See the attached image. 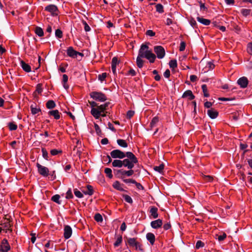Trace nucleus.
<instances>
[{"instance_id": "nucleus-1", "label": "nucleus", "mask_w": 252, "mask_h": 252, "mask_svg": "<svg viewBox=\"0 0 252 252\" xmlns=\"http://www.w3.org/2000/svg\"><path fill=\"white\" fill-rule=\"evenodd\" d=\"M126 158L121 160L115 159L112 162V165L115 167L121 168L123 166L127 169H132L134 165L138 163V159L135 156L130 152H126Z\"/></svg>"}, {"instance_id": "nucleus-2", "label": "nucleus", "mask_w": 252, "mask_h": 252, "mask_svg": "<svg viewBox=\"0 0 252 252\" xmlns=\"http://www.w3.org/2000/svg\"><path fill=\"white\" fill-rule=\"evenodd\" d=\"M138 56L145 58L148 60L151 63H153L156 59V56L151 50H149L148 45L146 44H142L138 51Z\"/></svg>"}, {"instance_id": "nucleus-3", "label": "nucleus", "mask_w": 252, "mask_h": 252, "mask_svg": "<svg viewBox=\"0 0 252 252\" xmlns=\"http://www.w3.org/2000/svg\"><path fill=\"white\" fill-rule=\"evenodd\" d=\"M109 104L110 103L108 102L98 106L96 108H93L91 109V114L95 119H98L101 116V113H104L107 110Z\"/></svg>"}, {"instance_id": "nucleus-4", "label": "nucleus", "mask_w": 252, "mask_h": 252, "mask_svg": "<svg viewBox=\"0 0 252 252\" xmlns=\"http://www.w3.org/2000/svg\"><path fill=\"white\" fill-rule=\"evenodd\" d=\"M128 244L130 247L134 248L137 251H141L143 252V249L142 247V245L136 241V239L135 238H129L127 240Z\"/></svg>"}, {"instance_id": "nucleus-5", "label": "nucleus", "mask_w": 252, "mask_h": 252, "mask_svg": "<svg viewBox=\"0 0 252 252\" xmlns=\"http://www.w3.org/2000/svg\"><path fill=\"white\" fill-rule=\"evenodd\" d=\"M90 96L94 99L103 102L107 99L106 95L101 92H93L90 94Z\"/></svg>"}, {"instance_id": "nucleus-6", "label": "nucleus", "mask_w": 252, "mask_h": 252, "mask_svg": "<svg viewBox=\"0 0 252 252\" xmlns=\"http://www.w3.org/2000/svg\"><path fill=\"white\" fill-rule=\"evenodd\" d=\"M110 156L113 158L122 159L126 157V153H125L120 150H114L110 152Z\"/></svg>"}, {"instance_id": "nucleus-7", "label": "nucleus", "mask_w": 252, "mask_h": 252, "mask_svg": "<svg viewBox=\"0 0 252 252\" xmlns=\"http://www.w3.org/2000/svg\"><path fill=\"white\" fill-rule=\"evenodd\" d=\"M154 51L158 59H162L165 55V50L161 46H156L154 47Z\"/></svg>"}, {"instance_id": "nucleus-8", "label": "nucleus", "mask_w": 252, "mask_h": 252, "mask_svg": "<svg viewBox=\"0 0 252 252\" xmlns=\"http://www.w3.org/2000/svg\"><path fill=\"white\" fill-rule=\"evenodd\" d=\"M10 249V246L6 239H3L0 244V252H8Z\"/></svg>"}, {"instance_id": "nucleus-9", "label": "nucleus", "mask_w": 252, "mask_h": 252, "mask_svg": "<svg viewBox=\"0 0 252 252\" xmlns=\"http://www.w3.org/2000/svg\"><path fill=\"white\" fill-rule=\"evenodd\" d=\"M45 10L50 12L51 15L54 16L58 15V9L54 4H49L45 7Z\"/></svg>"}, {"instance_id": "nucleus-10", "label": "nucleus", "mask_w": 252, "mask_h": 252, "mask_svg": "<svg viewBox=\"0 0 252 252\" xmlns=\"http://www.w3.org/2000/svg\"><path fill=\"white\" fill-rule=\"evenodd\" d=\"M38 173L44 177H47L48 175L49 170L47 167L40 165L39 163H36Z\"/></svg>"}, {"instance_id": "nucleus-11", "label": "nucleus", "mask_w": 252, "mask_h": 252, "mask_svg": "<svg viewBox=\"0 0 252 252\" xmlns=\"http://www.w3.org/2000/svg\"><path fill=\"white\" fill-rule=\"evenodd\" d=\"M67 55L72 58H75L78 55L83 56L82 53L78 52L74 50L72 47H69L66 50Z\"/></svg>"}, {"instance_id": "nucleus-12", "label": "nucleus", "mask_w": 252, "mask_h": 252, "mask_svg": "<svg viewBox=\"0 0 252 252\" xmlns=\"http://www.w3.org/2000/svg\"><path fill=\"white\" fill-rule=\"evenodd\" d=\"M249 81L247 77H242L237 80V83L241 88H245L248 85Z\"/></svg>"}, {"instance_id": "nucleus-13", "label": "nucleus", "mask_w": 252, "mask_h": 252, "mask_svg": "<svg viewBox=\"0 0 252 252\" xmlns=\"http://www.w3.org/2000/svg\"><path fill=\"white\" fill-rule=\"evenodd\" d=\"M72 228L69 225H66L64 227V237L66 239H69L72 235Z\"/></svg>"}, {"instance_id": "nucleus-14", "label": "nucleus", "mask_w": 252, "mask_h": 252, "mask_svg": "<svg viewBox=\"0 0 252 252\" xmlns=\"http://www.w3.org/2000/svg\"><path fill=\"white\" fill-rule=\"evenodd\" d=\"M162 225V221L160 219H158L152 221L151 222V226L154 229H158Z\"/></svg>"}, {"instance_id": "nucleus-15", "label": "nucleus", "mask_w": 252, "mask_h": 252, "mask_svg": "<svg viewBox=\"0 0 252 252\" xmlns=\"http://www.w3.org/2000/svg\"><path fill=\"white\" fill-rule=\"evenodd\" d=\"M158 209L157 208L154 206L151 207L150 210V213L151 216H152L154 219L158 218Z\"/></svg>"}, {"instance_id": "nucleus-16", "label": "nucleus", "mask_w": 252, "mask_h": 252, "mask_svg": "<svg viewBox=\"0 0 252 252\" xmlns=\"http://www.w3.org/2000/svg\"><path fill=\"white\" fill-rule=\"evenodd\" d=\"M119 61L118 60L117 58L114 57L112 60L111 68L112 71L114 74L116 73V67Z\"/></svg>"}, {"instance_id": "nucleus-17", "label": "nucleus", "mask_w": 252, "mask_h": 252, "mask_svg": "<svg viewBox=\"0 0 252 252\" xmlns=\"http://www.w3.org/2000/svg\"><path fill=\"white\" fill-rule=\"evenodd\" d=\"M182 97H188L189 100H191L194 98V96L190 90H187L182 95Z\"/></svg>"}, {"instance_id": "nucleus-18", "label": "nucleus", "mask_w": 252, "mask_h": 252, "mask_svg": "<svg viewBox=\"0 0 252 252\" xmlns=\"http://www.w3.org/2000/svg\"><path fill=\"white\" fill-rule=\"evenodd\" d=\"M207 114L211 119H215L218 116V112L213 109H209L207 111Z\"/></svg>"}, {"instance_id": "nucleus-19", "label": "nucleus", "mask_w": 252, "mask_h": 252, "mask_svg": "<svg viewBox=\"0 0 252 252\" xmlns=\"http://www.w3.org/2000/svg\"><path fill=\"white\" fill-rule=\"evenodd\" d=\"M196 19L198 22L205 26L209 25L211 23L210 20L204 19L201 17L198 16Z\"/></svg>"}, {"instance_id": "nucleus-20", "label": "nucleus", "mask_w": 252, "mask_h": 252, "mask_svg": "<svg viewBox=\"0 0 252 252\" xmlns=\"http://www.w3.org/2000/svg\"><path fill=\"white\" fill-rule=\"evenodd\" d=\"M82 192L85 195H89L91 196L93 194L94 191L93 187L91 185H88L87 186V190H82Z\"/></svg>"}, {"instance_id": "nucleus-21", "label": "nucleus", "mask_w": 252, "mask_h": 252, "mask_svg": "<svg viewBox=\"0 0 252 252\" xmlns=\"http://www.w3.org/2000/svg\"><path fill=\"white\" fill-rule=\"evenodd\" d=\"M20 64L22 68L25 71L27 72H30L31 71V67L30 65L26 63L23 61H21Z\"/></svg>"}, {"instance_id": "nucleus-22", "label": "nucleus", "mask_w": 252, "mask_h": 252, "mask_svg": "<svg viewBox=\"0 0 252 252\" xmlns=\"http://www.w3.org/2000/svg\"><path fill=\"white\" fill-rule=\"evenodd\" d=\"M146 238L149 241L151 244L153 245L155 241V236L152 233H148L146 234Z\"/></svg>"}, {"instance_id": "nucleus-23", "label": "nucleus", "mask_w": 252, "mask_h": 252, "mask_svg": "<svg viewBox=\"0 0 252 252\" xmlns=\"http://www.w3.org/2000/svg\"><path fill=\"white\" fill-rule=\"evenodd\" d=\"M30 108L32 115H35L41 111V109L39 108L36 107V104H32Z\"/></svg>"}, {"instance_id": "nucleus-24", "label": "nucleus", "mask_w": 252, "mask_h": 252, "mask_svg": "<svg viewBox=\"0 0 252 252\" xmlns=\"http://www.w3.org/2000/svg\"><path fill=\"white\" fill-rule=\"evenodd\" d=\"M113 187L117 190L119 191H123L124 189L122 187V185L121 184L120 182L116 181L113 184Z\"/></svg>"}, {"instance_id": "nucleus-25", "label": "nucleus", "mask_w": 252, "mask_h": 252, "mask_svg": "<svg viewBox=\"0 0 252 252\" xmlns=\"http://www.w3.org/2000/svg\"><path fill=\"white\" fill-rule=\"evenodd\" d=\"M48 114L50 116H52L56 120H58L60 118V115L58 110H54L49 111Z\"/></svg>"}, {"instance_id": "nucleus-26", "label": "nucleus", "mask_w": 252, "mask_h": 252, "mask_svg": "<svg viewBox=\"0 0 252 252\" xmlns=\"http://www.w3.org/2000/svg\"><path fill=\"white\" fill-rule=\"evenodd\" d=\"M215 65L213 62L210 61L207 63L205 67L204 68V72H207L214 68Z\"/></svg>"}, {"instance_id": "nucleus-27", "label": "nucleus", "mask_w": 252, "mask_h": 252, "mask_svg": "<svg viewBox=\"0 0 252 252\" xmlns=\"http://www.w3.org/2000/svg\"><path fill=\"white\" fill-rule=\"evenodd\" d=\"M68 81V76L66 74H63V81H62V83H63V88L65 89V90H67L69 88V86L68 85L66 84V83Z\"/></svg>"}, {"instance_id": "nucleus-28", "label": "nucleus", "mask_w": 252, "mask_h": 252, "mask_svg": "<svg viewBox=\"0 0 252 252\" xmlns=\"http://www.w3.org/2000/svg\"><path fill=\"white\" fill-rule=\"evenodd\" d=\"M1 226L3 227V229L5 230V233L7 232V231L10 230V228L11 227V224L7 220L6 222H4L3 223L1 224Z\"/></svg>"}, {"instance_id": "nucleus-29", "label": "nucleus", "mask_w": 252, "mask_h": 252, "mask_svg": "<svg viewBox=\"0 0 252 252\" xmlns=\"http://www.w3.org/2000/svg\"><path fill=\"white\" fill-rule=\"evenodd\" d=\"M46 105L47 108L51 109L55 107L56 104L53 100H50L47 102Z\"/></svg>"}, {"instance_id": "nucleus-30", "label": "nucleus", "mask_w": 252, "mask_h": 252, "mask_svg": "<svg viewBox=\"0 0 252 252\" xmlns=\"http://www.w3.org/2000/svg\"><path fill=\"white\" fill-rule=\"evenodd\" d=\"M117 142V144L122 147L126 148L127 147V144L125 140L118 139Z\"/></svg>"}, {"instance_id": "nucleus-31", "label": "nucleus", "mask_w": 252, "mask_h": 252, "mask_svg": "<svg viewBox=\"0 0 252 252\" xmlns=\"http://www.w3.org/2000/svg\"><path fill=\"white\" fill-rule=\"evenodd\" d=\"M35 32L39 37H41L44 35L43 31L40 27H36L35 30Z\"/></svg>"}, {"instance_id": "nucleus-32", "label": "nucleus", "mask_w": 252, "mask_h": 252, "mask_svg": "<svg viewBox=\"0 0 252 252\" xmlns=\"http://www.w3.org/2000/svg\"><path fill=\"white\" fill-rule=\"evenodd\" d=\"M126 170L123 169H120L117 170L118 174H120V178L123 180V179H125L126 177Z\"/></svg>"}, {"instance_id": "nucleus-33", "label": "nucleus", "mask_w": 252, "mask_h": 252, "mask_svg": "<svg viewBox=\"0 0 252 252\" xmlns=\"http://www.w3.org/2000/svg\"><path fill=\"white\" fill-rule=\"evenodd\" d=\"M142 58L138 56L136 59L137 65L139 68H142L143 65V61L142 60Z\"/></svg>"}, {"instance_id": "nucleus-34", "label": "nucleus", "mask_w": 252, "mask_h": 252, "mask_svg": "<svg viewBox=\"0 0 252 252\" xmlns=\"http://www.w3.org/2000/svg\"><path fill=\"white\" fill-rule=\"evenodd\" d=\"M41 152H42L43 158L47 160H50V159L49 158V156H48V153L47 151H46V150L44 148H42Z\"/></svg>"}, {"instance_id": "nucleus-35", "label": "nucleus", "mask_w": 252, "mask_h": 252, "mask_svg": "<svg viewBox=\"0 0 252 252\" xmlns=\"http://www.w3.org/2000/svg\"><path fill=\"white\" fill-rule=\"evenodd\" d=\"M156 11L159 13H162L164 12L163 6L161 4L158 3L156 6Z\"/></svg>"}, {"instance_id": "nucleus-36", "label": "nucleus", "mask_w": 252, "mask_h": 252, "mask_svg": "<svg viewBox=\"0 0 252 252\" xmlns=\"http://www.w3.org/2000/svg\"><path fill=\"white\" fill-rule=\"evenodd\" d=\"M104 172L109 178L111 179L113 177L111 169L109 168H106L104 169Z\"/></svg>"}, {"instance_id": "nucleus-37", "label": "nucleus", "mask_w": 252, "mask_h": 252, "mask_svg": "<svg viewBox=\"0 0 252 252\" xmlns=\"http://www.w3.org/2000/svg\"><path fill=\"white\" fill-rule=\"evenodd\" d=\"M60 196L58 194H56L52 197V200L59 204H61L60 200Z\"/></svg>"}, {"instance_id": "nucleus-38", "label": "nucleus", "mask_w": 252, "mask_h": 252, "mask_svg": "<svg viewBox=\"0 0 252 252\" xmlns=\"http://www.w3.org/2000/svg\"><path fill=\"white\" fill-rule=\"evenodd\" d=\"M251 11V10L249 9H242L241 10V13L244 16L247 17L250 14Z\"/></svg>"}, {"instance_id": "nucleus-39", "label": "nucleus", "mask_w": 252, "mask_h": 252, "mask_svg": "<svg viewBox=\"0 0 252 252\" xmlns=\"http://www.w3.org/2000/svg\"><path fill=\"white\" fill-rule=\"evenodd\" d=\"M170 68H175L177 66V61L176 60H172L169 63Z\"/></svg>"}, {"instance_id": "nucleus-40", "label": "nucleus", "mask_w": 252, "mask_h": 252, "mask_svg": "<svg viewBox=\"0 0 252 252\" xmlns=\"http://www.w3.org/2000/svg\"><path fill=\"white\" fill-rule=\"evenodd\" d=\"M94 218L95 220L98 222H101L103 220L102 216L99 213L96 214L94 216Z\"/></svg>"}, {"instance_id": "nucleus-41", "label": "nucleus", "mask_w": 252, "mask_h": 252, "mask_svg": "<svg viewBox=\"0 0 252 252\" xmlns=\"http://www.w3.org/2000/svg\"><path fill=\"white\" fill-rule=\"evenodd\" d=\"M74 193L75 195L79 198L83 197V194L81 191L78 190L77 189H74Z\"/></svg>"}, {"instance_id": "nucleus-42", "label": "nucleus", "mask_w": 252, "mask_h": 252, "mask_svg": "<svg viewBox=\"0 0 252 252\" xmlns=\"http://www.w3.org/2000/svg\"><path fill=\"white\" fill-rule=\"evenodd\" d=\"M164 168V165L161 164L159 166H156L154 167V169L155 171L158 172L159 173H161Z\"/></svg>"}, {"instance_id": "nucleus-43", "label": "nucleus", "mask_w": 252, "mask_h": 252, "mask_svg": "<svg viewBox=\"0 0 252 252\" xmlns=\"http://www.w3.org/2000/svg\"><path fill=\"white\" fill-rule=\"evenodd\" d=\"M202 89L203 92L204 93V95L205 97H208L209 96V94L207 92V86L205 84L202 85Z\"/></svg>"}, {"instance_id": "nucleus-44", "label": "nucleus", "mask_w": 252, "mask_h": 252, "mask_svg": "<svg viewBox=\"0 0 252 252\" xmlns=\"http://www.w3.org/2000/svg\"><path fill=\"white\" fill-rule=\"evenodd\" d=\"M123 197H124L125 200L126 202L130 203V204L132 203L133 200L130 196L126 195V194H125L123 195Z\"/></svg>"}, {"instance_id": "nucleus-45", "label": "nucleus", "mask_w": 252, "mask_h": 252, "mask_svg": "<svg viewBox=\"0 0 252 252\" xmlns=\"http://www.w3.org/2000/svg\"><path fill=\"white\" fill-rule=\"evenodd\" d=\"M50 153L52 156H56L62 153V151L61 150L52 149L51 150Z\"/></svg>"}, {"instance_id": "nucleus-46", "label": "nucleus", "mask_w": 252, "mask_h": 252, "mask_svg": "<svg viewBox=\"0 0 252 252\" xmlns=\"http://www.w3.org/2000/svg\"><path fill=\"white\" fill-rule=\"evenodd\" d=\"M158 118L157 117H155L153 118L151 123L150 126L151 127H154L158 123Z\"/></svg>"}, {"instance_id": "nucleus-47", "label": "nucleus", "mask_w": 252, "mask_h": 252, "mask_svg": "<svg viewBox=\"0 0 252 252\" xmlns=\"http://www.w3.org/2000/svg\"><path fill=\"white\" fill-rule=\"evenodd\" d=\"M8 127L10 130H15L17 128V126L14 123H9Z\"/></svg>"}, {"instance_id": "nucleus-48", "label": "nucleus", "mask_w": 252, "mask_h": 252, "mask_svg": "<svg viewBox=\"0 0 252 252\" xmlns=\"http://www.w3.org/2000/svg\"><path fill=\"white\" fill-rule=\"evenodd\" d=\"M55 36L58 38H61L63 37V32L60 29H57L55 31Z\"/></svg>"}, {"instance_id": "nucleus-49", "label": "nucleus", "mask_w": 252, "mask_h": 252, "mask_svg": "<svg viewBox=\"0 0 252 252\" xmlns=\"http://www.w3.org/2000/svg\"><path fill=\"white\" fill-rule=\"evenodd\" d=\"M204 246V243L202 242L201 241L198 240L197 241L195 245V248L196 249H199L201 248H203Z\"/></svg>"}, {"instance_id": "nucleus-50", "label": "nucleus", "mask_w": 252, "mask_h": 252, "mask_svg": "<svg viewBox=\"0 0 252 252\" xmlns=\"http://www.w3.org/2000/svg\"><path fill=\"white\" fill-rule=\"evenodd\" d=\"M123 238L122 236H119L117 238L116 241L114 243V245L115 247H118L122 242Z\"/></svg>"}, {"instance_id": "nucleus-51", "label": "nucleus", "mask_w": 252, "mask_h": 252, "mask_svg": "<svg viewBox=\"0 0 252 252\" xmlns=\"http://www.w3.org/2000/svg\"><path fill=\"white\" fill-rule=\"evenodd\" d=\"M73 197V195L72 193L71 189H69L66 193V198L67 199H71Z\"/></svg>"}, {"instance_id": "nucleus-52", "label": "nucleus", "mask_w": 252, "mask_h": 252, "mask_svg": "<svg viewBox=\"0 0 252 252\" xmlns=\"http://www.w3.org/2000/svg\"><path fill=\"white\" fill-rule=\"evenodd\" d=\"M123 181L126 184H133L136 183V181L132 179H123Z\"/></svg>"}, {"instance_id": "nucleus-53", "label": "nucleus", "mask_w": 252, "mask_h": 252, "mask_svg": "<svg viewBox=\"0 0 252 252\" xmlns=\"http://www.w3.org/2000/svg\"><path fill=\"white\" fill-rule=\"evenodd\" d=\"M106 76V73H102V74L98 75V78L99 80H100L101 82H102L105 79Z\"/></svg>"}, {"instance_id": "nucleus-54", "label": "nucleus", "mask_w": 252, "mask_h": 252, "mask_svg": "<svg viewBox=\"0 0 252 252\" xmlns=\"http://www.w3.org/2000/svg\"><path fill=\"white\" fill-rule=\"evenodd\" d=\"M82 23L83 25L84 26V30L86 32H90L91 31V28L88 25V24L87 23V22L85 21H83Z\"/></svg>"}, {"instance_id": "nucleus-55", "label": "nucleus", "mask_w": 252, "mask_h": 252, "mask_svg": "<svg viewBox=\"0 0 252 252\" xmlns=\"http://www.w3.org/2000/svg\"><path fill=\"white\" fill-rule=\"evenodd\" d=\"M226 237V234L223 233L222 234L218 236V240L219 241L221 242L224 240Z\"/></svg>"}, {"instance_id": "nucleus-56", "label": "nucleus", "mask_w": 252, "mask_h": 252, "mask_svg": "<svg viewBox=\"0 0 252 252\" xmlns=\"http://www.w3.org/2000/svg\"><path fill=\"white\" fill-rule=\"evenodd\" d=\"M128 170H126V177L131 176L134 173V171L132 169H128Z\"/></svg>"}, {"instance_id": "nucleus-57", "label": "nucleus", "mask_w": 252, "mask_h": 252, "mask_svg": "<svg viewBox=\"0 0 252 252\" xmlns=\"http://www.w3.org/2000/svg\"><path fill=\"white\" fill-rule=\"evenodd\" d=\"M136 75V72L133 69H130L127 73L126 74V75H130L131 76H134Z\"/></svg>"}, {"instance_id": "nucleus-58", "label": "nucleus", "mask_w": 252, "mask_h": 252, "mask_svg": "<svg viewBox=\"0 0 252 252\" xmlns=\"http://www.w3.org/2000/svg\"><path fill=\"white\" fill-rule=\"evenodd\" d=\"M247 50L248 52L252 55V42L248 44Z\"/></svg>"}, {"instance_id": "nucleus-59", "label": "nucleus", "mask_w": 252, "mask_h": 252, "mask_svg": "<svg viewBox=\"0 0 252 252\" xmlns=\"http://www.w3.org/2000/svg\"><path fill=\"white\" fill-rule=\"evenodd\" d=\"M185 47H186V43L182 41L180 43V51H183L185 50Z\"/></svg>"}, {"instance_id": "nucleus-60", "label": "nucleus", "mask_w": 252, "mask_h": 252, "mask_svg": "<svg viewBox=\"0 0 252 252\" xmlns=\"http://www.w3.org/2000/svg\"><path fill=\"white\" fill-rule=\"evenodd\" d=\"M146 34L150 36H154L155 35V32L152 30H149L146 32Z\"/></svg>"}, {"instance_id": "nucleus-61", "label": "nucleus", "mask_w": 252, "mask_h": 252, "mask_svg": "<svg viewBox=\"0 0 252 252\" xmlns=\"http://www.w3.org/2000/svg\"><path fill=\"white\" fill-rule=\"evenodd\" d=\"M189 23L193 28H195L197 25L195 20L193 19H191L190 20Z\"/></svg>"}, {"instance_id": "nucleus-62", "label": "nucleus", "mask_w": 252, "mask_h": 252, "mask_svg": "<svg viewBox=\"0 0 252 252\" xmlns=\"http://www.w3.org/2000/svg\"><path fill=\"white\" fill-rule=\"evenodd\" d=\"M163 75L165 78H168L170 75V70L169 69H166L165 71L164 72Z\"/></svg>"}, {"instance_id": "nucleus-63", "label": "nucleus", "mask_w": 252, "mask_h": 252, "mask_svg": "<svg viewBox=\"0 0 252 252\" xmlns=\"http://www.w3.org/2000/svg\"><path fill=\"white\" fill-rule=\"evenodd\" d=\"M134 112L133 111L129 110L127 112V117H128L129 118H130L134 115Z\"/></svg>"}, {"instance_id": "nucleus-64", "label": "nucleus", "mask_w": 252, "mask_h": 252, "mask_svg": "<svg viewBox=\"0 0 252 252\" xmlns=\"http://www.w3.org/2000/svg\"><path fill=\"white\" fill-rule=\"evenodd\" d=\"M172 24H173L172 20L169 18H167L166 22H165V24L167 26H170V25H172Z\"/></svg>"}]
</instances>
